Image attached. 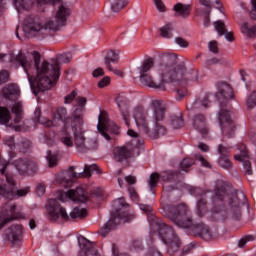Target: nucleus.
<instances>
[{"instance_id": "nucleus-1", "label": "nucleus", "mask_w": 256, "mask_h": 256, "mask_svg": "<svg viewBox=\"0 0 256 256\" xmlns=\"http://www.w3.org/2000/svg\"><path fill=\"white\" fill-rule=\"evenodd\" d=\"M33 60L27 57L23 52L14 56L13 53L0 54V63H12L16 67H22L28 77L30 87L34 95H38L43 91H49L59 81L61 77L60 63H69L73 56L71 53L61 54L58 60L51 62L41 61V55L33 52Z\"/></svg>"}, {"instance_id": "nucleus-2", "label": "nucleus", "mask_w": 256, "mask_h": 256, "mask_svg": "<svg viewBox=\"0 0 256 256\" xmlns=\"http://www.w3.org/2000/svg\"><path fill=\"white\" fill-rule=\"evenodd\" d=\"M152 107V123L153 128L149 126V110L143 106H136L133 109V119L136 123L138 131L150 137V139H159L162 135L167 133V128L163 126L165 121V107L161 104V101L154 100L151 103Z\"/></svg>"}, {"instance_id": "nucleus-3", "label": "nucleus", "mask_w": 256, "mask_h": 256, "mask_svg": "<svg viewBox=\"0 0 256 256\" xmlns=\"http://www.w3.org/2000/svg\"><path fill=\"white\" fill-rule=\"evenodd\" d=\"M56 123H63L64 128L61 131V142L66 147H73V137L69 133L71 127L74 135V143L78 149H85L87 140L85 139V131H83V118L81 114L73 113V117L67 116V108L59 107L54 114Z\"/></svg>"}, {"instance_id": "nucleus-4", "label": "nucleus", "mask_w": 256, "mask_h": 256, "mask_svg": "<svg viewBox=\"0 0 256 256\" xmlns=\"http://www.w3.org/2000/svg\"><path fill=\"white\" fill-rule=\"evenodd\" d=\"M213 201L216 205L213 209L214 213H220L222 217L228 213L232 219H241V201L237 195H229L223 190H216Z\"/></svg>"}, {"instance_id": "nucleus-5", "label": "nucleus", "mask_w": 256, "mask_h": 256, "mask_svg": "<svg viewBox=\"0 0 256 256\" xmlns=\"http://www.w3.org/2000/svg\"><path fill=\"white\" fill-rule=\"evenodd\" d=\"M114 212L110 220L99 229L98 233L101 237H107L119 223H129L132 219H135V215L129 214L127 208L129 205L125 203V199L119 198L113 202L112 205Z\"/></svg>"}, {"instance_id": "nucleus-6", "label": "nucleus", "mask_w": 256, "mask_h": 256, "mask_svg": "<svg viewBox=\"0 0 256 256\" xmlns=\"http://www.w3.org/2000/svg\"><path fill=\"white\" fill-rule=\"evenodd\" d=\"M165 215L174 225L181 229H188L193 225V218L189 214V207L186 204L164 207Z\"/></svg>"}, {"instance_id": "nucleus-7", "label": "nucleus", "mask_w": 256, "mask_h": 256, "mask_svg": "<svg viewBox=\"0 0 256 256\" xmlns=\"http://www.w3.org/2000/svg\"><path fill=\"white\" fill-rule=\"evenodd\" d=\"M156 72L158 78L153 80V77L149 74L140 75V81L142 85L146 87H151L152 89H159L160 91H165V85L167 83H173V74L171 70L166 65L156 66Z\"/></svg>"}, {"instance_id": "nucleus-8", "label": "nucleus", "mask_w": 256, "mask_h": 256, "mask_svg": "<svg viewBox=\"0 0 256 256\" xmlns=\"http://www.w3.org/2000/svg\"><path fill=\"white\" fill-rule=\"evenodd\" d=\"M48 31H57V25L51 24V19L43 22L39 16L28 17L23 26L24 35L28 38L45 35Z\"/></svg>"}, {"instance_id": "nucleus-9", "label": "nucleus", "mask_w": 256, "mask_h": 256, "mask_svg": "<svg viewBox=\"0 0 256 256\" xmlns=\"http://www.w3.org/2000/svg\"><path fill=\"white\" fill-rule=\"evenodd\" d=\"M21 96V90H19V86L16 84H8L2 89V97L6 99V101H11L12 105V113L15 114L14 123H21V119H23V103L19 101V97Z\"/></svg>"}, {"instance_id": "nucleus-10", "label": "nucleus", "mask_w": 256, "mask_h": 256, "mask_svg": "<svg viewBox=\"0 0 256 256\" xmlns=\"http://www.w3.org/2000/svg\"><path fill=\"white\" fill-rule=\"evenodd\" d=\"M96 171V173H101L99 166L97 164L85 165L83 173H76L75 167H70L68 171L60 172L56 176V183L58 185H62V187H71L73 185V181L77 179V177H91V173Z\"/></svg>"}, {"instance_id": "nucleus-11", "label": "nucleus", "mask_w": 256, "mask_h": 256, "mask_svg": "<svg viewBox=\"0 0 256 256\" xmlns=\"http://www.w3.org/2000/svg\"><path fill=\"white\" fill-rule=\"evenodd\" d=\"M153 237L161 239L168 247V252L177 253L181 248V239L175 234V230L165 223L158 224V231L153 234Z\"/></svg>"}, {"instance_id": "nucleus-12", "label": "nucleus", "mask_w": 256, "mask_h": 256, "mask_svg": "<svg viewBox=\"0 0 256 256\" xmlns=\"http://www.w3.org/2000/svg\"><path fill=\"white\" fill-rule=\"evenodd\" d=\"M161 63L159 65H165L170 69L171 74L173 75V81H183L185 74L187 73V68L185 67V63H180L177 66L175 65V61H177V56L171 53H163L160 56Z\"/></svg>"}, {"instance_id": "nucleus-13", "label": "nucleus", "mask_w": 256, "mask_h": 256, "mask_svg": "<svg viewBox=\"0 0 256 256\" xmlns=\"http://www.w3.org/2000/svg\"><path fill=\"white\" fill-rule=\"evenodd\" d=\"M15 219H25V214L17 212V205L14 203H5L0 211V231L7 223H11Z\"/></svg>"}, {"instance_id": "nucleus-14", "label": "nucleus", "mask_w": 256, "mask_h": 256, "mask_svg": "<svg viewBox=\"0 0 256 256\" xmlns=\"http://www.w3.org/2000/svg\"><path fill=\"white\" fill-rule=\"evenodd\" d=\"M46 211L50 221H69L67 210L61 206L57 199H50L46 205Z\"/></svg>"}, {"instance_id": "nucleus-15", "label": "nucleus", "mask_w": 256, "mask_h": 256, "mask_svg": "<svg viewBox=\"0 0 256 256\" xmlns=\"http://www.w3.org/2000/svg\"><path fill=\"white\" fill-rule=\"evenodd\" d=\"M220 129L223 135H226L229 139L235 137V122L231 119V114L225 109H221L218 116Z\"/></svg>"}, {"instance_id": "nucleus-16", "label": "nucleus", "mask_w": 256, "mask_h": 256, "mask_svg": "<svg viewBox=\"0 0 256 256\" xmlns=\"http://www.w3.org/2000/svg\"><path fill=\"white\" fill-rule=\"evenodd\" d=\"M97 129L99 133L106 139V141H111V136L107 134V131H112V133H119V127L115 125L114 122H111L109 118H107V113L101 112L98 116V125Z\"/></svg>"}, {"instance_id": "nucleus-17", "label": "nucleus", "mask_w": 256, "mask_h": 256, "mask_svg": "<svg viewBox=\"0 0 256 256\" xmlns=\"http://www.w3.org/2000/svg\"><path fill=\"white\" fill-rule=\"evenodd\" d=\"M23 237V226L14 224L5 231V238L11 245H19Z\"/></svg>"}, {"instance_id": "nucleus-18", "label": "nucleus", "mask_w": 256, "mask_h": 256, "mask_svg": "<svg viewBox=\"0 0 256 256\" xmlns=\"http://www.w3.org/2000/svg\"><path fill=\"white\" fill-rule=\"evenodd\" d=\"M71 15V10L64 4H61L56 11V20H51L50 25H56V31L65 25L67 18Z\"/></svg>"}, {"instance_id": "nucleus-19", "label": "nucleus", "mask_w": 256, "mask_h": 256, "mask_svg": "<svg viewBox=\"0 0 256 256\" xmlns=\"http://www.w3.org/2000/svg\"><path fill=\"white\" fill-rule=\"evenodd\" d=\"M192 233L196 237L204 239V241H211L213 239V232L209 229V226L205 224H195L192 226Z\"/></svg>"}, {"instance_id": "nucleus-20", "label": "nucleus", "mask_w": 256, "mask_h": 256, "mask_svg": "<svg viewBox=\"0 0 256 256\" xmlns=\"http://www.w3.org/2000/svg\"><path fill=\"white\" fill-rule=\"evenodd\" d=\"M63 195L64 197H68L70 201H74L76 203H85L87 201V193H85V189L81 187L71 189Z\"/></svg>"}, {"instance_id": "nucleus-21", "label": "nucleus", "mask_w": 256, "mask_h": 256, "mask_svg": "<svg viewBox=\"0 0 256 256\" xmlns=\"http://www.w3.org/2000/svg\"><path fill=\"white\" fill-rule=\"evenodd\" d=\"M118 61H119V52H115L113 50H111L110 53L104 59V63L108 71H112V73L114 75H117L118 77H123V71L119 69H113V67H111V63H117Z\"/></svg>"}, {"instance_id": "nucleus-22", "label": "nucleus", "mask_w": 256, "mask_h": 256, "mask_svg": "<svg viewBox=\"0 0 256 256\" xmlns=\"http://www.w3.org/2000/svg\"><path fill=\"white\" fill-rule=\"evenodd\" d=\"M193 128L201 135H207L209 129L207 128V119L203 114H196L192 122Z\"/></svg>"}, {"instance_id": "nucleus-23", "label": "nucleus", "mask_w": 256, "mask_h": 256, "mask_svg": "<svg viewBox=\"0 0 256 256\" xmlns=\"http://www.w3.org/2000/svg\"><path fill=\"white\" fill-rule=\"evenodd\" d=\"M191 195H194L195 197H200V199L197 202V213L199 217L203 215V209H205V206L207 205V200H205V196L207 195V192H205L201 188H192Z\"/></svg>"}, {"instance_id": "nucleus-24", "label": "nucleus", "mask_w": 256, "mask_h": 256, "mask_svg": "<svg viewBox=\"0 0 256 256\" xmlns=\"http://www.w3.org/2000/svg\"><path fill=\"white\" fill-rule=\"evenodd\" d=\"M55 113H57V110L52 115L53 120H49L47 118L41 119V108L37 107L34 111V121L35 123H40L41 125H44V127H56V125H59V122H56L54 119Z\"/></svg>"}, {"instance_id": "nucleus-25", "label": "nucleus", "mask_w": 256, "mask_h": 256, "mask_svg": "<svg viewBox=\"0 0 256 256\" xmlns=\"http://www.w3.org/2000/svg\"><path fill=\"white\" fill-rule=\"evenodd\" d=\"M113 153L115 159H117L121 163V161L129 159V157L133 155V150L131 149V146H120L114 148Z\"/></svg>"}, {"instance_id": "nucleus-26", "label": "nucleus", "mask_w": 256, "mask_h": 256, "mask_svg": "<svg viewBox=\"0 0 256 256\" xmlns=\"http://www.w3.org/2000/svg\"><path fill=\"white\" fill-rule=\"evenodd\" d=\"M216 97L218 99H233V88L225 82L219 83Z\"/></svg>"}, {"instance_id": "nucleus-27", "label": "nucleus", "mask_w": 256, "mask_h": 256, "mask_svg": "<svg viewBox=\"0 0 256 256\" xmlns=\"http://www.w3.org/2000/svg\"><path fill=\"white\" fill-rule=\"evenodd\" d=\"M241 153L242 154L235 155L234 159L236 161L243 162L244 172L246 173V175H253V169L251 168V162L246 160L247 152L245 151V145H242Z\"/></svg>"}, {"instance_id": "nucleus-28", "label": "nucleus", "mask_w": 256, "mask_h": 256, "mask_svg": "<svg viewBox=\"0 0 256 256\" xmlns=\"http://www.w3.org/2000/svg\"><path fill=\"white\" fill-rule=\"evenodd\" d=\"M214 29L220 37H223L224 35L227 41H233V32L227 31V28H225V22L221 20L214 22Z\"/></svg>"}, {"instance_id": "nucleus-29", "label": "nucleus", "mask_w": 256, "mask_h": 256, "mask_svg": "<svg viewBox=\"0 0 256 256\" xmlns=\"http://www.w3.org/2000/svg\"><path fill=\"white\" fill-rule=\"evenodd\" d=\"M173 10L175 11L176 15L178 17H182V19H187V17L191 15V5L189 4L177 3L174 5Z\"/></svg>"}, {"instance_id": "nucleus-30", "label": "nucleus", "mask_w": 256, "mask_h": 256, "mask_svg": "<svg viewBox=\"0 0 256 256\" xmlns=\"http://www.w3.org/2000/svg\"><path fill=\"white\" fill-rule=\"evenodd\" d=\"M14 5L18 11H29L35 5V0H14Z\"/></svg>"}, {"instance_id": "nucleus-31", "label": "nucleus", "mask_w": 256, "mask_h": 256, "mask_svg": "<svg viewBox=\"0 0 256 256\" xmlns=\"http://www.w3.org/2000/svg\"><path fill=\"white\" fill-rule=\"evenodd\" d=\"M209 96H206L202 101H195L194 103H188L186 105L187 111H195V109H199V107H209Z\"/></svg>"}, {"instance_id": "nucleus-32", "label": "nucleus", "mask_w": 256, "mask_h": 256, "mask_svg": "<svg viewBox=\"0 0 256 256\" xmlns=\"http://www.w3.org/2000/svg\"><path fill=\"white\" fill-rule=\"evenodd\" d=\"M79 256H99L92 244H84L79 251Z\"/></svg>"}, {"instance_id": "nucleus-33", "label": "nucleus", "mask_w": 256, "mask_h": 256, "mask_svg": "<svg viewBox=\"0 0 256 256\" xmlns=\"http://www.w3.org/2000/svg\"><path fill=\"white\" fill-rule=\"evenodd\" d=\"M153 65H155V60L153 58L146 59L140 67H138V71L140 75H147L148 71L153 69Z\"/></svg>"}, {"instance_id": "nucleus-34", "label": "nucleus", "mask_w": 256, "mask_h": 256, "mask_svg": "<svg viewBox=\"0 0 256 256\" xmlns=\"http://www.w3.org/2000/svg\"><path fill=\"white\" fill-rule=\"evenodd\" d=\"M241 33L246 35V37H256V26L249 27V23L244 22L240 26Z\"/></svg>"}, {"instance_id": "nucleus-35", "label": "nucleus", "mask_w": 256, "mask_h": 256, "mask_svg": "<svg viewBox=\"0 0 256 256\" xmlns=\"http://www.w3.org/2000/svg\"><path fill=\"white\" fill-rule=\"evenodd\" d=\"M171 125L173 129H181V127L185 125V121L183 120V115L180 113L178 115L172 116Z\"/></svg>"}, {"instance_id": "nucleus-36", "label": "nucleus", "mask_w": 256, "mask_h": 256, "mask_svg": "<svg viewBox=\"0 0 256 256\" xmlns=\"http://www.w3.org/2000/svg\"><path fill=\"white\" fill-rule=\"evenodd\" d=\"M11 121V112L5 107H0V123L7 125Z\"/></svg>"}, {"instance_id": "nucleus-37", "label": "nucleus", "mask_w": 256, "mask_h": 256, "mask_svg": "<svg viewBox=\"0 0 256 256\" xmlns=\"http://www.w3.org/2000/svg\"><path fill=\"white\" fill-rule=\"evenodd\" d=\"M86 216H87V209L80 208V207H75L70 213L71 219H83V217H86Z\"/></svg>"}, {"instance_id": "nucleus-38", "label": "nucleus", "mask_w": 256, "mask_h": 256, "mask_svg": "<svg viewBox=\"0 0 256 256\" xmlns=\"http://www.w3.org/2000/svg\"><path fill=\"white\" fill-rule=\"evenodd\" d=\"M77 104H78V107L80 108H76L73 113H72V117H70V119H73V114L76 113V115H80L81 116V119H83V107H85V105H87V98L85 97H79L77 99Z\"/></svg>"}, {"instance_id": "nucleus-39", "label": "nucleus", "mask_w": 256, "mask_h": 256, "mask_svg": "<svg viewBox=\"0 0 256 256\" xmlns=\"http://www.w3.org/2000/svg\"><path fill=\"white\" fill-rule=\"evenodd\" d=\"M109 2L113 13H119V11H121V9L127 5L125 0H109Z\"/></svg>"}, {"instance_id": "nucleus-40", "label": "nucleus", "mask_w": 256, "mask_h": 256, "mask_svg": "<svg viewBox=\"0 0 256 256\" xmlns=\"http://www.w3.org/2000/svg\"><path fill=\"white\" fill-rule=\"evenodd\" d=\"M218 165H220L222 169H233V163L229 159V156H219Z\"/></svg>"}, {"instance_id": "nucleus-41", "label": "nucleus", "mask_w": 256, "mask_h": 256, "mask_svg": "<svg viewBox=\"0 0 256 256\" xmlns=\"http://www.w3.org/2000/svg\"><path fill=\"white\" fill-rule=\"evenodd\" d=\"M160 32L165 39H171V37H173V25L166 24L164 27L160 28Z\"/></svg>"}, {"instance_id": "nucleus-42", "label": "nucleus", "mask_w": 256, "mask_h": 256, "mask_svg": "<svg viewBox=\"0 0 256 256\" xmlns=\"http://www.w3.org/2000/svg\"><path fill=\"white\" fill-rule=\"evenodd\" d=\"M175 175H177V172L164 171L160 174V181H163V183H171V181L175 179Z\"/></svg>"}, {"instance_id": "nucleus-43", "label": "nucleus", "mask_w": 256, "mask_h": 256, "mask_svg": "<svg viewBox=\"0 0 256 256\" xmlns=\"http://www.w3.org/2000/svg\"><path fill=\"white\" fill-rule=\"evenodd\" d=\"M186 79L192 83H197L200 79L199 71L197 69H191L186 73Z\"/></svg>"}, {"instance_id": "nucleus-44", "label": "nucleus", "mask_w": 256, "mask_h": 256, "mask_svg": "<svg viewBox=\"0 0 256 256\" xmlns=\"http://www.w3.org/2000/svg\"><path fill=\"white\" fill-rule=\"evenodd\" d=\"M47 161H48L49 167H51V168L57 167V165L59 163V156L57 154H52L51 151H48L47 152Z\"/></svg>"}, {"instance_id": "nucleus-45", "label": "nucleus", "mask_w": 256, "mask_h": 256, "mask_svg": "<svg viewBox=\"0 0 256 256\" xmlns=\"http://www.w3.org/2000/svg\"><path fill=\"white\" fill-rule=\"evenodd\" d=\"M192 165H195V160L191 158H185L180 163V169L182 171H187V169H189V167H192Z\"/></svg>"}, {"instance_id": "nucleus-46", "label": "nucleus", "mask_w": 256, "mask_h": 256, "mask_svg": "<svg viewBox=\"0 0 256 256\" xmlns=\"http://www.w3.org/2000/svg\"><path fill=\"white\" fill-rule=\"evenodd\" d=\"M217 151L218 154L220 155L219 157H229V153H231V148L226 147L223 144H219Z\"/></svg>"}, {"instance_id": "nucleus-47", "label": "nucleus", "mask_w": 256, "mask_h": 256, "mask_svg": "<svg viewBox=\"0 0 256 256\" xmlns=\"http://www.w3.org/2000/svg\"><path fill=\"white\" fill-rule=\"evenodd\" d=\"M99 147V140H97V138H92V139H88L86 140V146L84 149H97Z\"/></svg>"}, {"instance_id": "nucleus-48", "label": "nucleus", "mask_w": 256, "mask_h": 256, "mask_svg": "<svg viewBox=\"0 0 256 256\" xmlns=\"http://www.w3.org/2000/svg\"><path fill=\"white\" fill-rule=\"evenodd\" d=\"M116 103L118 107L121 109V107H125L129 103V99L126 98L125 94L121 93L116 98Z\"/></svg>"}, {"instance_id": "nucleus-49", "label": "nucleus", "mask_w": 256, "mask_h": 256, "mask_svg": "<svg viewBox=\"0 0 256 256\" xmlns=\"http://www.w3.org/2000/svg\"><path fill=\"white\" fill-rule=\"evenodd\" d=\"M246 105L249 109L256 107V91H254L246 100Z\"/></svg>"}, {"instance_id": "nucleus-50", "label": "nucleus", "mask_w": 256, "mask_h": 256, "mask_svg": "<svg viewBox=\"0 0 256 256\" xmlns=\"http://www.w3.org/2000/svg\"><path fill=\"white\" fill-rule=\"evenodd\" d=\"M159 179L160 178V174L157 172H154L150 175V179H149V185L150 187H157V183H159Z\"/></svg>"}, {"instance_id": "nucleus-51", "label": "nucleus", "mask_w": 256, "mask_h": 256, "mask_svg": "<svg viewBox=\"0 0 256 256\" xmlns=\"http://www.w3.org/2000/svg\"><path fill=\"white\" fill-rule=\"evenodd\" d=\"M176 93L177 101H181V99H183L185 95H187V88H185V86H180L179 88H177Z\"/></svg>"}, {"instance_id": "nucleus-52", "label": "nucleus", "mask_w": 256, "mask_h": 256, "mask_svg": "<svg viewBox=\"0 0 256 256\" xmlns=\"http://www.w3.org/2000/svg\"><path fill=\"white\" fill-rule=\"evenodd\" d=\"M75 97H77L76 91H72L70 94L66 95L64 98L65 105H69V103L73 102L75 100Z\"/></svg>"}, {"instance_id": "nucleus-53", "label": "nucleus", "mask_w": 256, "mask_h": 256, "mask_svg": "<svg viewBox=\"0 0 256 256\" xmlns=\"http://www.w3.org/2000/svg\"><path fill=\"white\" fill-rule=\"evenodd\" d=\"M4 145H7L9 149H13L15 147V138L13 136L6 137L4 139Z\"/></svg>"}, {"instance_id": "nucleus-54", "label": "nucleus", "mask_w": 256, "mask_h": 256, "mask_svg": "<svg viewBox=\"0 0 256 256\" xmlns=\"http://www.w3.org/2000/svg\"><path fill=\"white\" fill-rule=\"evenodd\" d=\"M9 81V72L7 70L0 71V85Z\"/></svg>"}, {"instance_id": "nucleus-55", "label": "nucleus", "mask_w": 256, "mask_h": 256, "mask_svg": "<svg viewBox=\"0 0 256 256\" xmlns=\"http://www.w3.org/2000/svg\"><path fill=\"white\" fill-rule=\"evenodd\" d=\"M175 43L179 45V47L187 48L189 47V42L187 40L181 38V37H176L175 38Z\"/></svg>"}, {"instance_id": "nucleus-56", "label": "nucleus", "mask_w": 256, "mask_h": 256, "mask_svg": "<svg viewBox=\"0 0 256 256\" xmlns=\"http://www.w3.org/2000/svg\"><path fill=\"white\" fill-rule=\"evenodd\" d=\"M109 83H111V78L109 76H106L98 82V87L100 89H103L104 87H107V85H109Z\"/></svg>"}, {"instance_id": "nucleus-57", "label": "nucleus", "mask_w": 256, "mask_h": 256, "mask_svg": "<svg viewBox=\"0 0 256 256\" xmlns=\"http://www.w3.org/2000/svg\"><path fill=\"white\" fill-rule=\"evenodd\" d=\"M37 5H55V3H61V0H36Z\"/></svg>"}, {"instance_id": "nucleus-58", "label": "nucleus", "mask_w": 256, "mask_h": 256, "mask_svg": "<svg viewBox=\"0 0 256 256\" xmlns=\"http://www.w3.org/2000/svg\"><path fill=\"white\" fill-rule=\"evenodd\" d=\"M249 241H253V236H246L239 240L238 247L243 248L244 245H247Z\"/></svg>"}, {"instance_id": "nucleus-59", "label": "nucleus", "mask_w": 256, "mask_h": 256, "mask_svg": "<svg viewBox=\"0 0 256 256\" xmlns=\"http://www.w3.org/2000/svg\"><path fill=\"white\" fill-rule=\"evenodd\" d=\"M36 193L41 197L42 195H45V184L39 183L36 186Z\"/></svg>"}, {"instance_id": "nucleus-60", "label": "nucleus", "mask_w": 256, "mask_h": 256, "mask_svg": "<svg viewBox=\"0 0 256 256\" xmlns=\"http://www.w3.org/2000/svg\"><path fill=\"white\" fill-rule=\"evenodd\" d=\"M208 47L212 53H219V48L217 47V41L209 42Z\"/></svg>"}, {"instance_id": "nucleus-61", "label": "nucleus", "mask_w": 256, "mask_h": 256, "mask_svg": "<svg viewBox=\"0 0 256 256\" xmlns=\"http://www.w3.org/2000/svg\"><path fill=\"white\" fill-rule=\"evenodd\" d=\"M128 193L130 195V198L133 200V201H137V199H139V196L137 195V191H135V189L133 187H129L128 188Z\"/></svg>"}, {"instance_id": "nucleus-62", "label": "nucleus", "mask_w": 256, "mask_h": 256, "mask_svg": "<svg viewBox=\"0 0 256 256\" xmlns=\"http://www.w3.org/2000/svg\"><path fill=\"white\" fill-rule=\"evenodd\" d=\"M154 3L156 5V9L160 11L161 13L165 12V4L161 0H154Z\"/></svg>"}, {"instance_id": "nucleus-63", "label": "nucleus", "mask_w": 256, "mask_h": 256, "mask_svg": "<svg viewBox=\"0 0 256 256\" xmlns=\"http://www.w3.org/2000/svg\"><path fill=\"white\" fill-rule=\"evenodd\" d=\"M252 11L250 12V17L256 21V0H251Z\"/></svg>"}, {"instance_id": "nucleus-64", "label": "nucleus", "mask_w": 256, "mask_h": 256, "mask_svg": "<svg viewBox=\"0 0 256 256\" xmlns=\"http://www.w3.org/2000/svg\"><path fill=\"white\" fill-rule=\"evenodd\" d=\"M146 256H163V254L159 250H157L155 248H151L147 252Z\"/></svg>"}]
</instances>
